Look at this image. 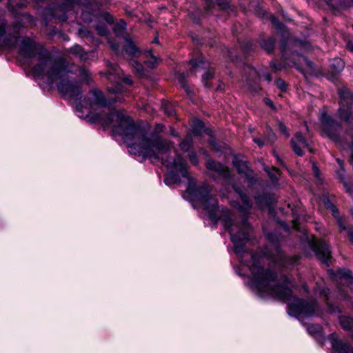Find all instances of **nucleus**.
<instances>
[{
    "label": "nucleus",
    "mask_w": 353,
    "mask_h": 353,
    "mask_svg": "<svg viewBox=\"0 0 353 353\" xmlns=\"http://www.w3.org/2000/svg\"><path fill=\"white\" fill-rule=\"evenodd\" d=\"M232 189L239 195L242 205L236 201L232 202V205L245 216L240 221L233 220L230 211L223 206H219L216 214L221 216L223 208L228 210V222L225 223L221 218L217 220L223 222V227L230 234V239L234 245V252L238 256L242 265L248 268L252 277L246 285L259 298L268 299L272 297L286 301H292L288 305L287 312L289 316L296 318L305 325L304 321L314 316L318 305L315 301H309L292 295L290 288L291 281L286 275H282L278 281L277 273L270 268H264V259L266 252L255 251L249 253L245 246L250 240L252 225L248 222V213L252 208L253 202L248 194L236 183H233Z\"/></svg>",
    "instance_id": "1"
},
{
    "label": "nucleus",
    "mask_w": 353,
    "mask_h": 353,
    "mask_svg": "<svg viewBox=\"0 0 353 353\" xmlns=\"http://www.w3.org/2000/svg\"><path fill=\"white\" fill-rule=\"evenodd\" d=\"M116 122L112 135L121 137L130 154L140 157L141 162L148 159L153 163L161 162L169 170L165 175L164 183L170 188L180 184L181 177L186 179V193L192 201L203 207L214 226L217 225L220 218L225 223L228 222V210L223 208L221 216H217V200L210 195L209 185L207 183L198 185L195 179L189 176L188 164L182 156L176 154L173 159L170 158L172 141L160 135L149 133L137 125L131 117L120 111L116 113Z\"/></svg>",
    "instance_id": "2"
},
{
    "label": "nucleus",
    "mask_w": 353,
    "mask_h": 353,
    "mask_svg": "<svg viewBox=\"0 0 353 353\" xmlns=\"http://www.w3.org/2000/svg\"><path fill=\"white\" fill-rule=\"evenodd\" d=\"M6 25L0 36V44L8 49H17L18 54L26 61L37 57L38 62L31 70L34 79L41 80L50 87L55 83L57 90L68 92L65 85L69 83L65 79L68 64L63 60L52 61L44 45L32 37L6 35Z\"/></svg>",
    "instance_id": "3"
},
{
    "label": "nucleus",
    "mask_w": 353,
    "mask_h": 353,
    "mask_svg": "<svg viewBox=\"0 0 353 353\" xmlns=\"http://www.w3.org/2000/svg\"><path fill=\"white\" fill-rule=\"evenodd\" d=\"M310 48V43L305 39L290 38L289 32H284L279 43V50L282 58L295 65V57H303L306 65L314 68V63L303 56L302 51Z\"/></svg>",
    "instance_id": "4"
},
{
    "label": "nucleus",
    "mask_w": 353,
    "mask_h": 353,
    "mask_svg": "<svg viewBox=\"0 0 353 353\" xmlns=\"http://www.w3.org/2000/svg\"><path fill=\"white\" fill-rule=\"evenodd\" d=\"M74 72L69 70H67V76L65 77L66 81H68L65 83L67 89L69 90L68 92H62L58 90L59 92L63 95L65 97L70 99H74L75 100V108L74 111L76 115L81 119H85V114L88 112H90V110L92 106V99L90 98L83 97L81 87L80 86L78 81L74 79L70 78V74Z\"/></svg>",
    "instance_id": "5"
},
{
    "label": "nucleus",
    "mask_w": 353,
    "mask_h": 353,
    "mask_svg": "<svg viewBox=\"0 0 353 353\" xmlns=\"http://www.w3.org/2000/svg\"><path fill=\"white\" fill-rule=\"evenodd\" d=\"M75 2L76 0H73L71 3H65L64 0H62L61 3H55L43 8L41 10V16L44 21V26H47L53 19L61 22L66 21L68 19L67 13L75 6Z\"/></svg>",
    "instance_id": "6"
},
{
    "label": "nucleus",
    "mask_w": 353,
    "mask_h": 353,
    "mask_svg": "<svg viewBox=\"0 0 353 353\" xmlns=\"http://www.w3.org/2000/svg\"><path fill=\"white\" fill-rule=\"evenodd\" d=\"M200 151L203 155L208 157L205 162V168L208 171L214 172L215 174L210 173L208 176L215 182L219 178L223 179L225 182H230L233 180V176L228 167L221 162H216L209 157L208 152L203 148Z\"/></svg>",
    "instance_id": "7"
},
{
    "label": "nucleus",
    "mask_w": 353,
    "mask_h": 353,
    "mask_svg": "<svg viewBox=\"0 0 353 353\" xmlns=\"http://www.w3.org/2000/svg\"><path fill=\"white\" fill-rule=\"evenodd\" d=\"M321 122L323 134L332 141L336 143H340L341 141L340 133L342 130V125L325 112H323L321 114Z\"/></svg>",
    "instance_id": "8"
},
{
    "label": "nucleus",
    "mask_w": 353,
    "mask_h": 353,
    "mask_svg": "<svg viewBox=\"0 0 353 353\" xmlns=\"http://www.w3.org/2000/svg\"><path fill=\"white\" fill-rule=\"evenodd\" d=\"M310 250L323 263L330 266L329 260L332 258L330 246L323 241H317L314 243L307 241Z\"/></svg>",
    "instance_id": "9"
},
{
    "label": "nucleus",
    "mask_w": 353,
    "mask_h": 353,
    "mask_svg": "<svg viewBox=\"0 0 353 353\" xmlns=\"http://www.w3.org/2000/svg\"><path fill=\"white\" fill-rule=\"evenodd\" d=\"M108 67H110L112 69V71H107V72H100L99 74L102 77H105L108 80H109L111 82L114 83V84L112 86L108 87V92L112 93V94H121L123 93L124 90L123 86L119 83L118 80L119 79V77L118 76L117 71V65H113L108 62Z\"/></svg>",
    "instance_id": "10"
},
{
    "label": "nucleus",
    "mask_w": 353,
    "mask_h": 353,
    "mask_svg": "<svg viewBox=\"0 0 353 353\" xmlns=\"http://www.w3.org/2000/svg\"><path fill=\"white\" fill-rule=\"evenodd\" d=\"M75 5L80 7L81 10L82 20L85 23L92 22L96 8L98 7L97 3L90 0H76Z\"/></svg>",
    "instance_id": "11"
},
{
    "label": "nucleus",
    "mask_w": 353,
    "mask_h": 353,
    "mask_svg": "<svg viewBox=\"0 0 353 353\" xmlns=\"http://www.w3.org/2000/svg\"><path fill=\"white\" fill-rule=\"evenodd\" d=\"M293 152L299 157H303L304 152L302 148H306L309 152L312 153L313 150L310 147L308 140L300 132H296L290 141Z\"/></svg>",
    "instance_id": "12"
},
{
    "label": "nucleus",
    "mask_w": 353,
    "mask_h": 353,
    "mask_svg": "<svg viewBox=\"0 0 353 353\" xmlns=\"http://www.w3.org/2000/svg\"><path fill=\"white\" fill-rule=\"evenodd\" d=\"M254 200L260 208L267 207L270 212L274 210L277 203V199L274 193L263 192L256 194L254 196Z\"/></svg>",
    "instance_id": "13"
},
{
    "label": "nucleus",
    "mask_w": 353,
    "mask_h": 353,
    "mask_svg": "<svg viewBox=\"0 0 353 353\" xmlns=\"http://www.w3.org/2000/svg\"><path fill=\"white\" fill-rule=\"evenodd\" d=\"M91 94L93 97V100H92V105H95L101 107H107L110 105H113L116 102L120 101L123 102V99L120 97H114L111 99H108L105 97L103 92L98 90L94 89L91 90Z\"/></svg>",
    "instance_id": "14"
},
{
    "label": "nucleus",
    "mask_w": 353,
    "mask_h": 353,
    "mask_svg": "<svg viewBox=\"0 0 353 353\" xmlns=\"http://www.w3.org/2000/svg\"><path fill=\"white\" fill-rule=\"evenodd\" d=\"M125 44L123 46L121 54L125 58L129 59V61L137 58L141 55V51L136 46L132 38L130 37H125L124 38Z\"/></svg>",
    "instance_id": "15"
},
{
    "label": "nucleus",
    "mask_w": 353,
    "mask_h": 353,
    "mask_svg": "<svg viewBox=\"0 0 353 353\" xmlns=\"http://www.w3.org/2000/svg\"><path fill=\"white\" fill-rule=\"evenodd\" d=\"M243 71L244 77L243 78V81L250 89L256 91L259 88V85L252 81H254L258 78L259 74L257 70L253 66L245 64L243 66Z\"/></svg>",
    "instance_id": "16"
},
{
    "label": "nucleus",
    "mask_w": 353,
    "mask_h": 353,
    "mask_svg": "<svg viewBox=\"0 0 353 353\" xmlns=\"http://www.w3.org/2000/svg\"><path fill=\"white\" fill-rule=\"evenodd\" d=\"M352 106L350 105H342L339 104V108L337 110V114L340 119L345 121L347 125L351 132H353L352 120Z\"/></svg>",
    "instance_id": "17"
},
{
    "label": "nucleus",
    "mask_w": 353,
    "mask_h": 353,
    "mask_svg": "<svg viewBox=\"0 0 353 353\" xmlns=\"http://www.w3.org/2000/svg\"><path fill=\"white\" fill-rule=\"evenodd\" d=\"M307 333L314 338L321 346L325 342V336L323 327L319 324H310L307 327Z\"/></svg>",
    "instance_id": "18"
},
{
    "label": "nucleus",
    "mask_w": 353,
    "mask_h": 353,
    "mask_svg": "<svg viewBox=\"0 0 353 353\" xmlns=\"http://www.w3.org/2000/svg\"><path fill=\"white\" fill-rule=\"evenodd\" d=\"M192 132L194 136L198 137H201L203 133L209 137H213V131L206 128L204 122L199 119L193 120Z\"/></svg>",
    "instance_id": "19"
},
{
    "label": "nucleus",
    "mask_w": 353,
    "mask_h": 353,
    "mask_svg": "<svg viewBox=\"0 0 353 353\" xmlns=\"http://www.w3.org/2000/svg\"><path fill=\"white\" fill-rule=\"evenodd\" d=\"M244 157V155L240 154H234L232 157V165L236 168V171L239 174L245 172V170L252 168L250 162L243 159Z\"/></svg>",
    "instance_id": "20"
},
{
    "label": "nucleus",
    "mask_w": 353,
    "mask_h": 353,
    "mask_svg": "<svg viewBox=\"0 0 353 353\" xmlns=\"http://www.w3.org/2000/svg\"><path fill=\"white\" fill-rule=\"evenodd\" d=\"M336 179L343 184L346 192L349 194H353V187L350 185L347 178L346 177V171L345 168H339L335 172Z\"/></svg>",
    "instance_id": "21"
},
{
    "label": "nucleus",
    "mask_w": 353,
    "mask_h": 353,
    "mask_svg": "<svg viewBox=\"0 0 353 353\" xmlns=\"http://www.w3.org/2000/svg\"><path fill=\"white\" fill-rule=\"evenodd\" d=\"M265 236L266 239L274 247L276 252L280 253L281 251V241L283 239L281 234L276 230H274L265 233Z\"/></svg>",
    "instance_id": "22"
},
{
    "label": "nucleus",
    "mask_w": 353,
    "mask_h": 353,
    "mask_svg": "<svg viewBox=\"0 0 353 353\" xmlns=\"http://www.w3.org/2000/svg\"><path fill=\"white\" fill-rule=\"evenodd\" d=\"M328 274L333 279L339 278L341 279H345L347 280L350 283L353 284L352 273V271L349 269L339 268L336 271L329 269Z\"/></svg>",
    "instance_id": "23"
},
{
    "label": "nucleus",
    "mask_w": 353,
    "mask_h": 353,
    "mask_svg": "<svg viewBox=\"0 0 353 353\" xmlns=\"http://www.w3.org/2000/svg\"><path fill=\"white\" fill-rule=\"evenodd\" d=\"M338 94L340 99L339 104L353 105V92L346 86L339 88Z\"/></svg>",
    "instance_id": "24"
},
{
    "label": "nucleus",
    "mask_w": 353,
    "mask_h": 353,
    "mask_svg": "<svg viewBox=\"0 0 353 353\" xmlns=\"http://www.w3.org/2000/svg\"><path fill=\"white\" fill-rule=\"evenodd\" d=\"M24 28V22L21 19H15L12 25L6 23V35L18 36Z\"/></svg>",
    "instance_id": "25"
},
{
    "label": "nucleus",
    "mask_w": 353,
    "mask_h": 353,
    "mask_svg": "<svg viewBox=\"0 0 353 353\" xmlns=\"http://www.w3.org/2000/svg\"><path fill=\"white\" fill-rule=\"evenodd\" d=\"M68 52L70 54L79 57L81 61L85 62L88 58V52H85L83 48L77 43L71 46L68 49Z\"/></svg>",
    "instance_id": "26"
},
{
    "label": "nucleus",
    "mask_w": 353,
    "mask_h": 353,
    "mask_svg": "<svg viewBox=\"0 0 353 353\" xmlns=\"http://www.w3.org/2000/svg\"><path fill=\"white\" fill-rule=\"evenodd\" d=\"M332 9L346 8L353 6V0H325Z\"/></svg>",
    "instance_id": "27"
},
{
    "label": "nucleus",
    "mask_w": 353,
    "mask_h": 353,
    "mask_svg": "<svg viewBox=\"0 0 353 353\" xmlns=\"http://www.w3.org/2000/svg\"><path fill=\"white\" fill-rule=\"evenodd\" d=\"M276 42V38L270 37L268 39H261L260 41V46L268 54H271L274 50Z\"/></svg>",
    "instance_id": "28"
},
{
    "label": "nucleus",
    "mask_w": 353,
    "mask_h": 353,
    "mask_svg": "<svg viewBox=\"0 0 353 353\" xmlns=\"http://www.w3.org/2000/svg\"><path fill=\"white\" fill-rule=\"evenodd\" d=\"M330 66L332 72L334 74L340 73L345 67V62L339 57H335L330 60Z\"/></svg>",
    "instance_id": "29"
},
{
    "label": "nucleus",
    "mask_w": 353,
    "mask_h": 353,
    "mask_svg": "<svg viewBox=\"0 0 353 353\" xmlns=\"http://www.w3.org/2000/svg\"><path fill=\"white\" fill-rule=\"evenodd\" d=\"M339 321L342 328L352 334L353 336V318L346 315L339 316Z\"/></svg>",
    "instance_id": "30"
},
{
    "label": "nucleus",
    "mask_w": 353,
    "mask_h": 353,
    "mask_svg": "<svg viewBox=\"0 0 353 353\" xmlns=\"http://www.w3.org/2000/svg\"><path fill=\"white\" fill-rule=\"evenodd\" d=\"M190 64L194 70L206 69L209 68V62L204 58L193 59L190 61Z\"/></svg>",
    "instance_id": "31"
},
{
    "label": "nucleus",
    "mask_w": 353,
    "mask_h": 353,
    "mask_svg": "<svg viewBox=\"0 0 353 353\" xmlns=\"http://www.w3.org/2000/svg\"><path fill=\"white\" fill-rule=\"evenodd\" d=\"M193 145V139L191 134H187L180 142L179 146L183 152H190Z\"/></svg>",
    "instance_id": "32"
},
{
    "label": "nucleus",
    "mask_w": 353,
    "mask_h": 353,
    "mask_svg": "<svg viewBox=\"0 0 353 353\" xmlns=\"http://www.w3.org/2000/svg\"><path fill=\"white\" fill-rule=\"evenodd\" d=\"M127 28V23L123 19H121L117 23H116L113 28V32L114 34L121 37L124 34Z\"/></svg>",
    "instance_id": "33"
},
{
    "label": "nucleus",
    "mask_w": 353,
    "mask_h": 353,
    "mask_svg": "<svg viewBox=\"0 0 353 353\" xmlns=\"http://www.w3.org/2000/svg\"><path fill=\"white\" fill-rule=\"evenodd\" d=\"M242 174L244 175L250 185L256 184L257 179L256 178V174L254 173V170L252 168H250L248 170H245V172H243Z\"/></svg>",
    "instance_id": "34"
},
{
    "label": "nucleus",
    "mask_w": 353,
    "mask_h": 353,
    "mask_svg": "<svg viewBox=\"0 0 353 353\" xmlns=\"http://www.w3.org/2000/svg\"><path fill=\"white\" fill-rule=\"evenodd\" d=\"M79 77L81 81L85 82L86 83H90L92 81V77L90 72L88 70L85 69L83 67H80L79 69Z\"/></svg>",
    "instance_id": "35"
},
{
    "label": "nucleus",
    "mask_w": 353,
    "mask_h": 353,
    "mask_svg": "<svg viewBox=\"0 0 353 353\" xmlns=\"http://www.w3.org/2000/svg\"><path fill=\"white\" fill-rule=\"evenodd\" d=\"M270 20L271 23L274 26L275 28L281 32V37H283L284 32H288L285 30V25L282 22L279 21L276 17L270 15Z\"/></svg>",
    "instance_id": "36"
},
{
    "label": "nucleus",
    "mask_w": 353,
    "mask_h": 353,
    "mask_svg": "<svg viewBox=\"0 0 353 353\" xmlns=\"http://www.w3.org/2000/svg\"><path fill=\"white\" fill-rule=\"evenodd\" d=\"M113 119L114 114L112 112L106 114L105 116H101V125H102L103 130H105L110 127V125L113 122Z\"/></svg>",
    "instance_id": "37"
},
{
    "label": "nucleus",
    "mask_w": 353,
    "mask_h": 353,
    "mask_svg": "<svg viewBox=\"0 0 353 353\" xmlns=\"http://www.w3.org/2000/svg\"><path fill=\"white\" fill-rule=\"evenodd\" d=\"M130 64L135 70L139 75H143L145 74V69L142 63L138 61L135 58L130 61Z\"/></svg>",
    "instance_id": "38"
},
{
    "label": "nucleus",
    "mask_w": 353,
    "mask_h": 353,
    "mask_svg": "<svg viewBox=\"0 0 353 353\" xmlns=\"http://www.w3.org/2000/svg\"><path fill=\"white\" fill-rule=\"evenodd\" d=\"M165 114L170 117H175L176 112L173 105L168 102H165L162 105Z\"/></svg>",
    "instance_id": "39"
},
{
    "label": "nucleus",
    "mask_w": 353,
    "mask_h": 353,
    "mask_svg": "<svg viewBox=\"0 0 353 353\" xmlns=\"http://www.w3.org/2000/svg\"><path fill=\"white\" fill-rule=\"evenodd\" d=\"M217 6L221 10H230L232 12L234 11V7L232 6L228 0H216Z\"/></svg>",
    "instance_id": "40"
},
{
    "label": "nucleus",
    "mask_w": 353,
    "mask_h": 353,
    "mask_svg": "<svg viewBox=\"0 0 353 353\" xmlns=\"http://www.w3.org/2000/svg\"><path fill=\"white\" fill-rule=\"evenodd\" d=\"M161 59L156 56H152L150 60L145 61L144 63L145 65L150 69L156 68Z\"/></svg>",
    "instance_id": "41"
},
{
    "label": "nucleus",
    "mask_w": 353,
    "mask_h": 353,
    "mask_svg": "<svg viewBox=\"0 0 353 353\" xmlns=\"http://www.w3.org/2000/svg\"><path fill=\"white\" fill-rule=\"evenodd\" d=\"M101 114L97 113L90 114V112H88L85 114V119H88V121L90 123H101Z\"/></svg>",
    "instance_id": "42"
},
{
    "label": "nucleus",
    "mask_w": 353,
    "mask_h": 353,
    "mask_svg": "<svg viewBox=\"0 0 353 353\" xmlns=\"http://www.w3.org/2000/svg\"><path fill=\"white\" fill-rule=\"evenodd\" d=\"M300 260L299 255L288 256L284 258L283 262L289 266L296 265Z\"/></svg>",
    "instance_id": "43"
},
{
    "label": "nucleus",
    "mask_w": 353,
    "mask_h": 353,
    "mask_svg": "<svg viewBox=\"0 0 353 353\" xmlns=\"http://www.w3.org/2000/svg\"><path fill=\"white\" fill-rule=\"evenodd\" d=\"M214 77V73L210 72V71H209V70L205 71L203 74V75H202V82H203V85L205 88H210L211 87V85L208 83L207 81L213 79Z\"/></svg>",
    "instance_id": "44"
},
{
    "label": "nucleus",
    "mask_w": 353,
    "mask_h": 353,
    "mask_svg": "<svg viewBox=\"0 0 353 353\" xmlns=\"http://www.w3.org/2000/svg\"><path fill=\"white\" fill-rule=\"evenodd\" d=\"M188 74L184 72H181L178 74L176 79L181 88L188 84Z\"/></svg>",
    "instance_id": "45"
},
{
    "label": "nucleus",
    "mask_w": 353,
    "mask_h": 353,
    "mask_svg": "<svg viewBox=\"0 0 353 353\" xmlns=\"http://www.w3.org/2000/svg\"><path fill=\"white\" fill-rule=\"evenodd\" d=\"M108 43L112 50L114 51L117 55L121 54V50H120V45L117 41L114 39H111L108 41Z\"/></svg>",
    "instance_id": "46"
},
{
    "label": "nucleus",
    "mask_w": 353,
    "mask_h": 353,
    "mask_svg": "<svg viewBox=\"0 0 353 353\" xmlns=\"http://www.w3.org/2000/svg\"><path fill=\"white\" fill-rule=\"evenodd\" d=\"M19 16L26 18L27 19V21L31 25L37 24V19L28 12L19 13Z\"/></svg>",
    "instance_id": "47"
},
{
    "label": "nucleus",
    "mask_w": 353,
    "mask_h": 353,
    "mask_svg": "<svg viewBox=\"0 0 353 353\" xmlns=\"http://www.w3.org/2000/svg\"><path fill=\"white\" fill-rule=\"evenodd\" d=\"M87 40L88 43L94 45L96 47H99V46L101 43V39L96 37L92 32L87 38Z\"/></svg>",
    "instance_id": "48"
},
{
    "label": "nucleus",
    "mask_w": 353,
    "mask_h": 353,
    "mask_svg": "<svg viewBox=\"0 0 353 353\" xmlns=\"http://www.w3.org/2000/svg\"><path fill=\"white\" fill-rule=\"evenodd\" d=\"M264 170L267 172V174L270 178V180L271 181L273 185L278 186L279 185L278 177L273 172H272L268 168H265Z\"/></svg>",
    "instance_id": "49"
},
{
    "label": "nucleus",
    "mask_w": 353,
    "mask_h": 353,
    "mask_svg": "<svg viewBox=\"0 0 353 353\" xmlns=\"http://www.w3.org/2000/svg\"><path fill=\"white\" fill-rule=\"evenodd\" d=\"M275 85L281 91V92H286L287 90V84L285 83V81L282 79H277L275 81Z\"/></svg>",
    "instance_id": "50"
},
{
    "label": "nucleus",
    "mask_w": 353,
    "mask_h": 353,
    "mask_svg": "<svg viewBox=\"0 0 353 353\" xmlns=\"http://www.w3.org/2000/svg\"><path fill=\"white\" fill-rule=\"evenodd\" d=\"M95 30L97 32L98 34L100 36H107L108 34V31L107 28L104 25H97L95 27Z\"/></svg>",
    "instance_id": "51"
},
{
    "label": "nucleus",
    "mask_w": 353,
    "mask_h": 353,
    "mask_svg": "<svg viewBox=\"0 0 353 353\" xmlns=\"http://www.w3.org/2000/svg\"><path fill=\"white\" fill-rule=\"evenodd\" d=\"M270 68H272V70L274 72H278V71H281L282 69H283L285 68V66L281 63H279V62H277V61H272L270 62Z\"/></svg>",
    "instance_id": "52"
},
{
    "label": "nucleus",
    "mask_w": 353,
    "mask_h": 353,
    "mask_svg": "<svg viewBox=\"0 0 353 353\" xmlns=\"http://www.w3.org/2000/svg\"><path fill=\"white\" fill-rule=\"evenodd\" d=\"M278 127L281 134H283L286 138L290 137V133L288 132V128L283 122L279 121Z\"/></svg>",
    "instance_id": "53"
},
{
    "label": "nucleus",
    "mask_w": 353,
    "mask_h": 353,
    "mask_svg": "<svg viewBox=\"0 0 353 353\" xmlns=\"http://www.w3.org/2000/svg\"><path fill=\"white\" fill-rule=\"evenodd\" d=\"M27 4H28V2L26 0H23L22 1H20V2H18L16 6H14L15 10H14V12H12L15 17L16 16H19V14L20 12H17V10H20V9H23L24 8H26L27 6Z\"/></svg>",
    "instance_id": "54"
},
{
    "label": "nucleus",
    "mask_w": 353,
    "mask_h": 353,
    "mask_svg": "<svg viewBox=\"0 0 353 353\" xmlns=\"http://www.w3.org/2000/svg\"><path fill=\"white\" fill-rule=\"evenodd\" d=\"M188 158H189L190 163L192 165H199V159H198L196 152H194V151L190 152V153L188 154Z\"/></svg>",
    "instance_id": "55"
},
{
    "label": "nucleus",
    "mask_w": 353,
    "mask_h": 353,
    "mask_svg": "<svg viewBox=\"0 0 353 353\" xmlns=\"http://www.w3.org/2000/svg\"><path fill=\"white\" fill-rule=\"evenodd\" d=\"M336 219L337 225L339 227V230L340 232H343L345 231L347 232V230L350 229V228H346L341 216H339L336 218Z\"/></svg>",
    "instance_id": "56"
},
{
    "label": "nucleus",
    "mask_w": 353,
    "mask_h": 353,
    "mask_svg": "<svg viewBox=\"0 0 353 353\" xmlns=\"http://www.w3.org/2000/svg\"><path fill=\"white\" fill-rule=\"evenodd\" d=\"M90 33H91V31L88 30L85 27L80 28L77 31L78 36L81 38H86L87 39Z\"/></svg>",
    "instance_id": "57"
},
{
    "label": "nucleus",
    "mask_w": 353,
    "mask_h": 353,
    "mask_svg": "<svg viewBox=\"0 0 353 353\" xmlns=\"http://www.w3.org/2000/svg\"><path fill=\"white\" fill-rule=\"evenodd\" d=\"M103 19L109 25H112L114 23V17L108 12H103L101 14Z\"/></svg>",
    "instance_id": "58"
},
{
    "label": "nucleus",
    "mask_w": 353,
    "mask_h": 353,
    "mask_svg": "<svg viewBox=\"0 0 353 353\" xmlns=\"http://www.w3.org/2000/svg\"><path fill=\"white\" fill-rule=\"evenodd\" d=\"M241 48L245 52H249L252 49V42L250 41H246L241 43Z\"/></svg>",
    "instance_id": "59"
},
{
    "label": "nucleus",
    "mask_w": 353,
    "mask_h": 353,
    "mask_svg": "<svg viewBox=\"0 0 353 353\" xmlns=\"http://www.w3.org/2000/svg\"><path fill=\"white\" fill-rule=\"evenodd\" d=\"M312 168L314 173V175L316 178H319L321 175V171L318 168L316 163L314 161L312 162Z\"/></svg>",
    "instance_id": "60"
},
{
    "label": "nucleus",
    "mask_w": 353,
    "mask_h": 353,
    "mask_svg": "<svg viewBox=\"0 0 353 353\" xmlns=\"http://www.w3.org/2000/svg\"><path fill=\"white\" fill-rule=\"evenodd\" d=\"M327 310H328V312L330 314L341 313V310H340V308L339 307L335 306V305H332L331 304L328 305Z\"/></svg>",
    "instance_id": "61"
},
{
    "label": "nucleus",
    "mask_w": 353,
    "mask_h": 353,
    "mask_svg": "<svg viewBox=\"0 0 353 353\" xmlns=\"http://www.w3.org/2000/svg\"><path fill=\"white\" fill-rule=\"evenodd\" d=\"M327 210L331 211L332 214L334 218L339 216V211L335 205H332L330 208H327Z\"/></svg>",
    "instance_id": "62"
},
{
    "label": "nucleus",
    "mask_w": 353,
    "mask_h": 353,
    "mask_svg": "<svg viewBox=\"0 0 353 353\" xmlns=\"http://www.w3.org/2000/svg\"><path fill=\"white\" fill-rule=\"evenodd\" d=\"M181 88H182L185 92L186 94L188 96H189L190 97H192L194 95V92L190 89L188 84L185 85L184 86L181 87Z\"/></svg>",
    "instance_id": "63"
},
{
    "label": "nucleus",
    "mask_w": 353,
    "mask_h": 353,
    "mask_svg": "<svg viewBox=\"0 0 353 353\" xmlns=\"http://www.w3.org/2000/svg\"><path fill=\"white\" fill-rule=\"evenodd\" d=\"M205 1V10L210 11L214 6V2L212 0H204Z\"/></svg>",
    "instance_id": "64"
}]
</instances>
